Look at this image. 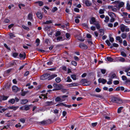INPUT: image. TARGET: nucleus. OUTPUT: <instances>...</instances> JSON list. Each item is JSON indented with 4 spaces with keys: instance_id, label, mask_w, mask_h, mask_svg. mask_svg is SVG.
I'll use <instances>...</instances> for the list:
<instances>
[{
    "instance_id": "1",
    "label": "nucleus",
    "mask_w": 130,
    "mask_h": 130,
    "mask_svg": "<svg viewBox=\"0 0 130 130\" xmlns=\"http://www.w3.org/2000/svg\"><path fill=\"white\" fill-rule=\"evenodd\" d=\"M111 101L113 103H115L119 104H121L123 103V101L119 98L113 97L111 99Z\"/></svg>"
},
{
    "instance_id": "2",
    "label": "nucleus",
    "mask_w": 130,
    "mask_h": 130,
    "mask_svg": "<svg viewBox=\"0 0 130 130\" xmlns=\"http://www.w3.org/2000/svg\"><path fill=\"white\" fill-rule=\"evenodd\" d=\"M114 3L116 7L118 8V10H119L121 7H123L124 4V2L119 1H115Z\"/></svg>"
},
{
    "instance_id": "3",
    "label": "nucleus",
    "mask_w": 130,
    "mask_h": 130,
    "mask_svg": "<svg viewBox=\"0 0 130 130\" xmlns=\"http://www.w3.org/2000/svg\"><path fill=\"white\" fill-rule=\"evenodd\" d=\"M81 82L83 84V85L85 86H89L91 84V82L90 81H88L87 80L83 79L81 81Z\"/></svg>"
},
{
    "instance_id": "4",
    "label": "nucleus",
    "mask_w": 130,
    "mask_h": 130,
    "mask_svg": "<svg viewBox=\"0 0 130 130\" xmlns=\"http://www.w3.org/2000/svg\"><path fill=\"white\" fill-rule=\"evenodd\" d=\"M126 27V26L123 24H121L120 26L121 30L122 32H124V31L126 32H128L129 31V28Z\"/></svg>"
},
{
    "instance_id": "5",
    "label": "nucleus",
    "mask_w": 130,
    "mask_h": 130,
    "mask_svg": "<svg viewBox=\"0 0 130 130\" xmlns=\"http://www.w3.org/2000/svg\"><path fill=\"white\" fill-rule=\"evenodd\" d=\"M49 76V74H45L41 76L40 77V78L42 80H44L47 79H48Z\"/></svg>"
},
{
    "instance_id": "6",
    "label": "nucleus",
    "mask_w": 130,
    "mask_h": 130,
    "mask_svg": "<svg viewBox=\"0 0 130 130\" xmlns=\"http://www.w3.org/2000/svg\"><path fill=\"white\" fill-rule=\"evenodd\" d=\"M108 8L109 9H111L113 12H116L118 10V8L115 6V5L114 6H108Z\"/></svg>"
},
{
    "instance_id": "7",
    "label": "nucleus",
    "mask_w": 130,
    "mask_h": 130,
    "mask_svg": "<svg viewBox=\"0 0 130 130\" xmlns=\"http://www.w3.org/2000/svg\"><path fill=\"white\" fill-rule=\"evenodd\" d=\"M98 82L99 83H102L104 84L107 82V81L103 78H100L98 79Z\"/></svg>"
},
{
    "instance_id": "8",
    "label": "nucleus",
    "mask_w": 130,
    "mask_h": 130,
    "mask_svg": "<svg viewBox=\"0 0 130 130\" xmlns=\"http://www.w3.org/2000/svg\"><path fill=\"white\" fill-rule=\"evenodd\" d=\"M79 47L82 48L87 49L88 48L87 46L83 43L80 44L79 45Z\"/></svg>"
},
{
    "instance_id": "9",
    "label": "nucleus",
    "mask_w": 130,
    "mask_h": 130,
    "mask_svg": "<svg viewBox=\"0 0 130 130\" xmlns=\"http://www.w3.org/2000/svg\"><path fill=\"white\" fill-rule=\"evenodd\" d=\"M54 104V102L53 101H47L45 102V104L46 106H51Z\"/></svg>"
},
{
    "instance_id": "10",
    "label": "nucleus",
    "mask_w": 130,
    "mask_h": 130,
    "mask_svg": "<svg viewBox=\"0 0 130 130\" xmlns=\"http://www.w3.org/2000/svg\"><path fill=\"white\" fill-rule=\"evenodd\" d=\"M57 76V75L56 74H53L50 76L49 75L48 79V80H50L56 77Z\"/></svg>"
},
{
    "instance_id": "11",
    "label": "nucleus",
    "mask_w": 130,
    "mask_h": 130,
    "mask_svg": "<svg viewBox=\"0 0 130 130\" xmlns=\"http://www.w3.org/2000/svg\"><path fill=\"white\" fill-rule=\"evenodd\" d=\"M116 39L117 40L119 41V42L120 43H122V40L120 37L119 36L116 37Z\"/></svg>"
},
{
    "instance_id": "12",
    "label": "nucleus",
    "mask_w": 130,
    "mask_h": 130,
    "mask_svg": "<svg viewBox=\"0 0 130 130\" xmlns=\"http://www.w3.org/2000/svg\"><path fill=\"white\" fill-rule=\"evenodd\" d=\"M25 53H24L22 54L20 53L19 57L20 58L24 59L25 58Z\"/></svg>"
},
{
    "instance_id": "13",
    "label": "nucleus",
    "mask_w": 130,
    "mask_h": 130,
    "mask_svg": "<svg viewBox=\"0 0 130 130\" xmlns=\"http://www.w3.org/2000/svg\"><path fill=\"white\" fill-rule=\"evenodd\" d=\"M12 91L13 92H17L18 90V88L17 87L15 86H14L12 87Z\"/></svg>"
},
{
    "instance_id": "14",
    "label": "nucleus",
    "mask_w": 130,
    "mask_h": 130,
    "mask_svg": "<svg viewBox=\"0 0 130 130\" xmlns=\"http://www.w3.org/2000/svg\"><path fill=\"white\" fill-rule=\"evenodd\" d=\"M109 15L111 18H115L116 17V15L115 13L113 12H110L108 13Z\"/></svg>"
},
{
    "instance_id": "15",
    "label": "nucleus",
    "mask_w": 130,
    "mask_h": 130,
    "mask_svg": "<svg viewBox=\"0 0 130 130\" xmlns=\"http://www.w3.org/2000/svg\"><path fill=\"white\" fill-rule=\"evenodd\" d=\"M119 61L122 62H124L125 61V60L124 58L122 57H118L116 58Z\"/></svg>"
},
{
    "instance_id": "16",
    "label": "nucleus",
    "mask_w": 130,
    "mask_h": 130,
    "mask_svg": "<svg viewBox=\"0 0 130 130\" xmlns=\"http://www.w3.org/2000/svg\"><path fill=\"white\" fill-rule=\"evenodd\" d=\"M36 15L38 18L40 19H41L42 18V14L40 12H38L36 13Z\"/></svg>"
},
{
    "instance_id": "17",
    "label": "nucleus",
    "mask_w": 130,
    "mask_h": 130,
    "mask_svg": "<svg viewBox=\"0 0 130 130\" xmlns=\"http://www.w3.org/2000/svg\"><path fill=\"white\" fill-rule=\"evenodd\" d=\"M96 22L95 19L94 17H92L90 20V24H92Z\"/></svg>"
},
{
    "instance_id": "18",
    "label": "nucleus",
    "mask_w": 130,
    "mask_h": 130,
    "mask_svg": "<svg viewBox=\"0 0 130 130\" xmlns=\"http://www.w3.org/2000/svg\"><path fill=\"white\" fill-rule=\"evenodd\" d=\"M18 107L11 106L9 107L8 108L9 109H13L14 110H16Z\"/></svg>"
},
{
    "instance_id": "19",
    "label": "nucleus",
    "mask_w": 130,
    "mask_h": 130,
    "mask_svg": "<svg viewBox=\"0 0 130 130\" xmlns=\"http://www.w3.org/2000/svg\"><path fill=\"white\" fill-rule=\"evenodd\" d=\"M107 60L110 62H111L113 61V59L112 58L110 57H107L106 58Z\"/></svg>"
},
{
    "instance_id": "20",
    "label": "nucleus",
    "mask_w": 130,
    "mask_h": 130,
    "mask_svg": "<svg viewBox=\"0 0 130 130\" xmlns=\"http://www.w3.org/2000/svg\"><path fill=\"white\" fill-rule=\"evenodd\" d=\"M31 105H25L24 106V110L25 111L28 110L30 109V107Z\"/></svg>"
},
{
    "instance_id": "21",
    "label": "nucleus",
    "mask_w": 130,
    "mask_h": 130,
    "mask_svg": "<svg viewBox=\"0 0 130 130\" xmlns=\"http://www.w3.org/2000/svg\"><path fill=\"white\" fill-rule=\"evenodd\" d=\"M39 97L40 99H47V97L46 95L42 94L39 96Z\"/></svg>"
},
{
    "instance_id": "22",
    "label": "nucleus",
    "mask_w": 130,
    "mask_h": 130,
    "mask_svg": "<svg viewBox=\"0 0 130 130\" xmlns=\"http://www.w3.org/2000/svg\"><path fill=\"white\" fill-rule=\"evenodd\" d=\"M28 102V100L26 99L22 100L21 101V103L22 104H25Z\"/></svg>"
},
{
    "instance_id": "23",
    "label": "nucleus",
    "mask_w": 130,
    "mask_h": 130,
    "mask_svg": "<svg viewBox=\"0 0 130 130\" xmlns=\"http://www.w3.org/2000/svg\"><path fill=\"white\" fill-rule=\"evenodd\" d=\"M64 100L61 99L59 97H57L55 99V101L56 102H62Z\"/></svg>"
},
{
    "instance_id": "24",
    "label": "nucleus",
    "mask_w": 130,
    "mask_h": 130,
    "mask_svg": "<svg viewBox=\"0 0 130 130\" xmlns=\"http://www.w3.org/2000/svg\"><path fill=\"white\" fill-rule=\"evenodd\" d=\"M12 56L14 57H18V56L19 53H17L16 52H13L12 53Z\"/></svg>"
},
{
    "instance_id": "25",
    "label": "nucleus",
    "mask_w": 130,
    "mask_h": 130,
    "mask_svg": "<svg viewBox=\"0 0 130 130\" xmlns=\"http://www.w3.org/2000/svg\"><path fill=\"white\" fill-rule=\"evenodd\" d=\"M35 3H38L39 4V6H42L43 5V2L41 1H39L36 2Z\"/></svg>"
},
{
    "instance_id": "26",
    "label": "nucleus",
    "mask_w": 130,
    "mask_h": 130,
    "mask_svg": "<svg viewBox=\"0 0 130 130\" xmlns=\"http://www.w3.org/2000/svg\"><path fill=\"white\" fill-rule=\"evenodd\" d=\"M39 52L42 53H46L49 52V51L44 50L43 49H37Z\"/></svg>"
},
{
    "instance_id": "27",
    "label": "nucleus",
    "mask_w": 130,
    "mask_h": 130,
    "mask_svg": "<svg viewBox=\"0 0 130 130\" xmlns=\"http://www.w3.org/2000/svg\"><path fill=\"white\" fill-rule=\"evenodd\" d=\"M121 37L123 39L126 38L127 37V34L126 33H123L121 35Z\"/></svg>"
},
{
    "instance_id": "28",
    "label": "nucleus",
    "mask_w": 130,
    "mask_h": 130,
    "mask_svg": "<svg viewBox=\"0 0 130 130\" xmlns=\"http://www.w3.org/2000/svg\"><path fill=\"white\" fill-rule=\"evenodd\" d=\"M47 121H43L40 122L41 124L44 125L47 124Z\"/></svg>"
},
{
    "instance_id": "29",
    "label": "nucleus",
    "mask_w": 130,
    "mask_h": 130,
    "mask_svg": "<svg viewBox=\"0 0 130 130\" xmlns=\"http://www.w3.org/2000/svg\"><path fill=\"white\" fill-rule=\"evenodd\" d=\"M71 78L74 80H75L76 79V76L75 74H72L71 75Z\"/></svg>"
},
{
    "instance_id": "30",
    "label": "nucleus",
    "mask_w": 130,
    "mask_h": 130,
    "mask_svg": "<svg viewBox=\"0 0 130 130\" xmlns=\"http://www.w3.org/2000/svg\"><path fill=\"white\" fill-rule=\"evenodd\" d=\"M32 13H29L28 15V19L30 20L32 19Z\"/></svg>"
},
{
    "instance_id": "31",
    "label": "nucleus",
    "mask_w": 130,
    "mask_h": 130,
    "mask_svg": "<svg viewBox=\"0 0 130 130\" xmlns=\"http://www.w3.org/2000/svg\"><path fill=\"white\" fill-rule=\"evenodd\" d=\"M40 42V40L39 39L37 38L36 39L35 43H36V46H39V44Z\"/></svg>"
},
{
    "instance_id": "32",
    "label": "nucleus",
    "mask_w": 130,
    "mask_h": 130,
    "mask_svg": "<svg viewBox=\"0 0 130 130\" xmlns=\"http://www.w3.org/2000/svg\"><path fill=\"white\" fill-rule=\"evenodd\" d=\"M0 110H1L0 112L2 113L3 112H4L6 110V109L3 108L2 106H0Z\"/></svg>"
},
{
    "instance_id": "33",
    "label": "nucleus",
    "mask_w": 130,
    "mask_h": 130,
    "mask_svg": "<svg viewBox=\"0 0 130 130\" xmlns=\"http://www.w3.org/2000/svg\"><path fill=\"white\" fill-rule=\"evenodd\" d=\"M68 87H72L76 86V84L75 83H74L68 84Z\"/></svg>"
},
{
    "instance_id": "34",
    "label": "nucleus",
    "mask_w": 130,
    "mask_h": 130,
    "mask_svg": "<svg viewBox=\"0 0 130 130\" xmlns=\"http://www.w3.org/2000/svg\"><path fill=\"white\" fill-rule=\"evenodd\" d=\"M15 102V99H11L9 100V102L11 103L12 104H13Z\"/></svg>"
},
{
    "instance_id": "35",
    "label": "nucleus",
    "mask_w": 130,
    "mask_h": 130,
    "mask_svg": "<svg viewBox=\"0 0 130 130\" xmlns=\"http://www.w3.org/2000/svg\"><path fill=\"white\" fill-rule=\"evenodd\" d=\"M85 4L87 6H90L91 5V3L87 0L85 1Z\"/></svg>"
},
{
    "instance_id": "36",
    "label": "nucleus",
    "mask_w": 130,
    "mask_h": 130,
    "mask_svg": "<svg viewBox=\"0 0 130 130\" xmlns=\"http://www.w3.org/2000/svg\"><path fill=\"white\" fill-rule=\"evenodd\" d=\"M123 107H119L118 109L117 112L118 113H120L121 112V110L123 109Z\"/></svg>"
},
{
    "instance_id": "37",
    "label": "nucleus",
    "mask_w": 130,
    "mask_h": 130,
    "mask_svg": "<svg viewBox=\"0 0 130 130\" xmlns=\"http://www.w3.org/2000/svg\"><path fill=\"white\" fill-rule=\"evenodd\" d=\"M72 80L70 78V76H68L67 78V80L66 81V82H72Z\"/></svg>"
},
{
    "instance_id": "38",
    "label": "nucleus",
    "mask_w": 130,
    "mask_h": 130,
    "mask_svg": "<svg viewBox=\"0 0 130 130\" xmlns=\"http://www.w3.org/2000/svg\"><path fill=\"white\" fill-rule=\"evenodd\" d=\"M105 19L104 20V22L106 23H107L108 22L109 20V17L108 16H106Z\"/></svg>"
},
{
    "instance_id": "39",
    "label": "nucleus",
    "mask_w": 130,
    "mask_h": 130,
    "mask_svg": "<svg viewBox=\"0 0 130 130\" xmlns=\"http://www.w3.org/2000/svg\"><path fill=\"white\" fill-rule=\"evenodd\" d=\"M99 31L101 33L100 35L101 36H103L104 34V31L103 30L101 29H100Z\"/></svg>"
},
{
    "instance_id": "40",
    "label": "nucleus",
    "mask_w": 130,
    "mask_h": 130,
    "mask_svg": "<svg viewBox=\"0 0 130 130\" xmlns=\"http://www.w3.org/2000/svg\"><path fill=\"white\" fill-rule=\"evenodd\" d=\"M124 69L125 70V72H128L130 70V68L129 66L124 68Z\"/></svg>"
},
{
    "instance_id": "41",
    "label": "nucleus",
    "mask_w": 130,
    "mask_h": 130,
    "mask_svg": "<svg viewBox=\"0 0 130 130\" xmlns=\"http://www.w3.org/2000/svg\"><path fill=\"white\" fill-rule=\"evenodd\" d=\"M121 55L124 57H126L127 56L126 54L124 52L121 51Z\"/></svg>"
},
{
    "instance_id": "42",
    "label": "nucleus",
    "mask_w": 130,
    "mask_h": 130,
    "mask_svg": "<svg viewBox=\"0 0 130 130\" xmlns=\"http://www.w3.org/2000/svg\"><path fill=\"white\" fill-rule=\"evenodd\" d=\"M61 80V79L59 77H57L55 79V81L57 83H59Z\"/></svg>"
},
{
    "instance_id": "43",
    "label": "nucleus",
    "mask_w": 130,
    "mask_h": 130,
    "mask_svg": "<svg viewBox=\"0 0 130 130\" xmlns=\"http://www.w3.org/2000/svg\"><path fill=\"white\" fill-rule=\"evenodd\" d=\"M52 22L51 20L47 21L43 23L44 24H48L50 23H52Z\"/></svg>"
},
{
    "instance_id": "44",
    "label": "nucleus",
    "mask_w": 130,
    "mask_h": 130,
    "mask_svg": "<svg viewBox=\"0 0 130 130\" xmlns=\"http://www.w3.org/2000/svg\"><path fill=\"white\" fill-rule=\"evenodd\" d=\"M47 33L49 35H52V29H50L47 31Z\"/></svg>"
},
{
    "instance_id": "45",
    "label": "nucleus",
    "mask_w": 130,
    "mask_h": 130,
    "mask_svg": "<svg viewBox=\"0 0 130 130\" xmlns=\"http://www.w3.org/2000/svg\"><path fill=\"white\" fill-rule=\"evenodd\" d=\"M105 10V9H100L99 10V13L100 14H103L104 13V11Z\"/></svg>"
},
{
    "instance_id": "46",
    "label": "nucleus",
    "mask_w": 130,
    "mask_h": 130,
    "mask_svg": "<svg viewBox=\"0 0 130 130\" xmlns=\"http://www.w3.org/2000/svg\"><path fill=\"white\" fill-rule=\"evenodd\" d=\"M50 27L47 26H45L44 28V29L45 31H48L50 30Z\"/></svg>"
},
{
    "instance_id": "47",
    "label": "nucleus",
    "mask_w": 130,
    "mask_h": 130,
    "mask_svg": "<svg viewBox=\"0 0 130 130\" xmlns=\"http://www.w3.org/2000/svg\"><path fill=\"white\" fill-rule=\"evenodd\" d=\"M72 64L74 66H76L77 65V63L76 62L74 61H72Z\"/></svg>"
},
{
    "instance_id": "48",
    "label": "nucleus",
    "mask_w": 130,
    "mask_h": 130,
    "mask_svg": "<svg viewBox=\"0 0 130 130\" xmlns=\"http://www.w3.org/2000/svg\"><path fill=\"white\" fill-rule=\"evenodd\" d=\"M9 36L10 38H12L13 37H15L14 35L12 33L9 34Z\"/></svg>"
},
{
    "instance_id": "49",
    "label": "nucleus",
    "mask_w": 130,
    "mask_h": 130,
    "mask_svg": "<svg viewBox=\"0 0 130 130\" xmlns=\"http://www.w3.org/2000/svg\"><path fill=\"white\" fill-rule=\"evenodd\" d=\"M25 120L24 118H21L20 120V121L23 123L25 122Z\"/></svg>"
},
{
    "instance_id": "50",
    "label": "nucleus",
    "mask_w": 130,
    "mask_h": 130,
    "mask_svg": "<svg viewBox=\"0 0 130 130\" xmlns=\"http://www.w3.org/2000/svg\"><path fill=\"white\" fill-rule=\"evenodd\" d=\"M94 24L95 25L97 29H100V24L99 23H95Z\"/></svg>"
},
{
    "instance_id": "51",
    "label": "nucleus",
    "mask_w": 130,
    "mask_h": 130,
    "mask_svg": "<svg viewBox=\"0 0 130 130\" xmlns=\"http://www.w3.org/2000/svg\"><path fill=\"white\" fill-rule=\"evenodd\" d=\"M126 7L127 9L128 10H130V5L128 3H127V4Z\"/></svg>"
},
{
    "instance_id": "52",
    "label": "nucleus",
    "mask_w": 130,
    "mask_h": 130,
    "mask_svg": "<svg viewBox=\"0 0 130 130\" xmlns=\"http://www.w3.org/2000/svg\"><path fill=\"white\" fill-rule=\"evenodd\" d=\"M122 78L123 80L124 81L125 80H127V78L124 75L122 76Z\"/></svg>"
},
{
    "instance_id": "53",
    "label": "nucleus",
    "mask_w": 130,
    "mask_h": 130,
    "mask_svg": "<svg viewBox=\"0 0 130 130\" xmlns=\"http://www.w3.org/2000/svg\"><path fill=\"white\" fill-rule=\"evenodd\" d=\"M62 37H58L57 38V40L58 41H60L62 40Z\"/></svg>"
},
{
    "instance_id": "54",
    "label": "nucleus",
    "mask_w": 130,
    "mask_h": 130,
    "mask_svg": "<svg viewBox=\"0 0 130 130\" xmlns=\"http://www.w3.org/2000/svg\"><path fill=\"white\" fill-rule=\"evenodd\" d=\"M113 83L115 85H117L119 83V82L118 80H115L113 81Z\"/></svg>"
},
{
    "instance_id": "55",
    "label": "nucleus",
    "mask_w": 130,
    "mask_h": 130,
    "mask_svg": "<svg viewBox=\"0 0 130 130\" xmlns=\"http://www.w3.org/2000/svg\"><path fill=\"white\" fill-rule=\"evenodd\" d=\"M22 27L24 29L27 30H29V28L27 27L26 26L24 25H22Z\"/></svg>"
},
{
    "instance_id": "56",
    "label": "nucleus",
    "mask_w": 130,
    "mask_h": 130,
    "mask_svg": "<svg viewBox=\"0 0 130 130\" xmlns=\"http://www.w3.org/2000/svg\"><path fill=\"white\" fill-rule=\"evenodd\" d=\"M109 81H108L107 82V84L108 85H110L112 84V79H109Z\"/></svg>"
},
{
    "instance_id": "57",
    "label": "nucleus",
    "mask_w": 130,
    "mask_h": 130,
    "mask_svg": "<svg viewBox=\"0 0 130 130\" xmlns=\"http://www.w3.org/2000/svg\"><path fill=\"white\" fill-rule=\"evenodd\" d=\"M57 8L56 7H54L52 10V12H54L57 10Z\"/></svg>"
},
{
    "instance_id": "58",
    "label": "nucleus",
    "mask_w": 130,
    "mask_h": 130,
    "mask_svg": "<svg viewBox=\"0 0 130 130\" xmlns=\"http://www.w3.org/2000/svg\"><path fill=\"white\" fill-rule=\"evenodd\" d=\"M73 58L76 61H78L79 60V58L76 56H74Z\"/></svg>"
},
{
    "instance_id": "59",
    "label": "nucleus",
    "mask_w": 130,
    "mask_h": 130,
    "mask_svg": "<svg viewBox=\"0 0 130 130\" xmlns=\"http://www.w3.org/2000/svg\"><path fill=\"white\" fill-rule=\"evenodd\" d=\"M61 35V32L59 31H57L56 34L55 36H57L60 35Z\"/></svg>"
},
{
    "instance_id": "60",
    "label": "nucleus",
    "mask_w": 130,
    "mask_h": 130,
    "mask_svg": "<svg viewBox=\"0 0 130 130\" xmlns=\"http://www.w3.org/2000/svg\"><path fill=\"white\" fill-rule=\"evenodd\" d=\"M95 91L97 92H100L101 90V89L99 88H96L95 90Z\"/></svg>"
},
{
    "instance_id": "61",
    "label": "nucleus",
    "mask_w": 130,
    "mask_h": 130,
    "mask_svg": "<svg viewBox=\"0 0 130 130\" xmlns=\"http://www.w3.org/2000/svg\"><path fill=\"white\" fill-rule=\"evenodd\" d=\"M18 6L19 8L21 9V6L24 7L25 6V5L24 4H19L18 5Z\"/></svg>"
},
{
    "instance_id": "62",
    "label": "nucleus",
    "mask_w": 130,
    "mask_h": 130,
    "mask_svg": "<svg viewBox=\"0 0 130 130\" xmlns=\"http://www.w3.org/2000/svg\"><path fill=\"white\" fill-rule=\"evenodd\" d=\"M101 72L102 74H104L106 72V70L105 69H102L101 70Z\"/></svg>"
},
{
    "instance_id": "63",
    "label": "nucleus",
    "mask_w": 130,
    "mask_h": 130,
    "mask_svg": "<svg viewBox=\"0 0 130 130\" xmlns=\"http://www.w3.org/2000/svg\"><path fill=\"white\" fill-rule=\"evenodd\" d=\"M68 4H70V8L71 7L72 5V0H68Z\"/></svg>"
},
{
    "instance_id": "64",
    "label": "nucleus",
    "mask_w": 130,
    "mask_h": 130,
    "mask_svg": "<svg viewBox=\"0 0 130 130\" xmlns=\"http://www.w3.org/2000/svg\"><path fill=\"white\" fill-rule=\"evenodd\" d=\"M47 64L48 66H50L52 65L53 64V62L52 61H49L47 62Z\"/></svg>"
}]
</instances>
